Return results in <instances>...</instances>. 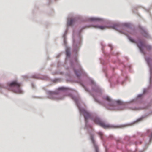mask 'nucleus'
Instances as JSON below:
<instances>
[{"label":"nucleus","mask_w":152,"mask_h":152,"mask_svg":"<svg viewBox=\"0 0 152 152\" xmlns=\"http://www.w3.org/2000/svg\"><path fill=\"white\" fill-rule=\"evenodd\" d=\"M93 27L100 29L101 30H103L106 28H107V27L105 26H99L98 25H94L93 26Z\"/></svg>","instance_id":"obj_7"},{"label":"nucleus","mask_w":152,"mask_h":152,"mask_svg":"<svg viewBox=\"0 0 152 152\" xmlns=\"http://www.w3.org/2000/svg\"><path fill=\"white\" fill-rule=\"evenodd\" d=\"M90 20L91 21H97L100 20V19L96 18H90Z\"/></svg>","instance_id":"obj_9"},{"label":"nucleus","mask_w":152,"mask_h":152,"mask_svg":"<svg viewBox=\"0 0 152 152\" xmlns=\"http://www.w3.org/2000/svg\"><path fill=\"white\" fill-rule=\"evenodd\" d=\"M147 61H148V64L149 65V66H150V63H149V62Z\"/></svg>","instance_id":"obj_16"},{"label":"nucleus","mask_w":152,"mask_h":152,"mask_svg":"<svg viewBox=\"0 0 152 152\" xmlns=\"http://www.w3.org/2000/svg\"><path fill=\"white\" fill-rule=\"evenodd\" d=\"M58 89L59 90H63L64 89V88L63 87L59 88Z\"/></svg>","instance_id":"obj_13"},{"label":"nucleus","mask_w":152,"mask_h":152,"mask_svg":"<svg viewBox=\"0 0 152 152\" xmlns=\"http://www.w3.org/2000/svg\"><path fill=\"white\" fill-rule=\"evenodd\" d=\"M75 20L74 19H68L67 21V24L69 26H71L75 22Z\"/></svg>","instance_id":"obj_8"},{"label":"nucleus","mask_w":152,"mask_h":152,"mask_svg":"<svg viewBox=\"0 0 152 152\" xmlns=\"http://www.w3.org/2000/svg\"><path fill=\"white\" fill-rule=\"evenodd\" d=\"M90 138L92 143L94 145H95V141L94 139V136L92 135H91L90 136Z\"/></svg>","instance_id":"obj_10"},{"label":"nucleus","mask_w":152,"mask_h":152,"mask_svg":"<svg viewBox=\"0 0 152 152\" xmlns=\"http://www.w3.org/2000/svg\"><path fill=\"white\" fill-rule=\"evenodd\" d=\"M80 112L83 115L86 124L88 122L87 120L91 117V115L88 111L84 109L80 110Z\"/></svg>","instance_id":"obj_4"},{"label":"nucleus","mask_w":152,"mask_h":152,"mask_svg":"<svg viewBox=\"0 0 152 152\" xmlns=\"http://www.w3.org/2000/svg\"><path fill=\"white\" fill-rule=\"evenodd\" d=\"M130 40L132 42H134V41H133L132 40V39H130Z\"/></svg>","instance_id":"obj_15"},{"label":"nucleus","mask_w":152,"mask_h":152,"mask_svg":"<svg viewBox=\"0 0 152 152\" xmlns=\"http://www.w3.org/2000/svg\"><path fill=\"white\" fill-rule=\"evenodd\" d=\"M66 55L68 56L69 55V53L68 51V50H66Z\"/></svg>","instance_id":"obj_12"},{"label":"nucleus","mask_w":152,"mask_h":152,"mask_svg":"<svg viewBox=\"0 0 152 152\" xmlns=\"http://www.w3.org/2000/svg\"><path fill=\"white\" fill-rule=\"evenodd\" d=\"M105 99L110 102V107H107V108L108 109L112 110H115L116 107L114 106L113 102L109 97L108 96L106 97L105 98Z\"/></svg>","instance_id":"obj_5"},{"label":"nucleus","mask_w":152,"mask_h":152,"mask_svg":"<svg viewBox=\"0 0 152 152\" xmlns=\"http://www.w3.org/2000/svg\"><path fill=\"white\" fill-rule=\"evenodd\" d=\"M93 120L96 124L99 125L101 126L104 128L106 129L112 127L111 126L108 124H105L102 121L98 118H95L93 119Z\"/></svg>","instance_id":"obj_2"},{"label":"nucleus","mask_w":152,"mask_h":152,"mask_svg":"<svg viewBox=\"0 0 152 152\" xmlns=\"http://www.w3.org/2000/svg\"><path fill=\"white\" fill-rule=\"evenodd\" d=\"M95 99V100L96 101V102H98V103H100V102H99V101H98V100H97L96 99Z\"/></svg>","instance_id":"obj_14"},{"label":"nucleus","mask_w":152,"mask_h":152,"mask_svg":"<svg viewBox=\"0 0 152 152\" xmlns=\"http://www.w3.org/2000/svg\"><path fill=\"white\" fill-rule=\"evenodd\" d=\"M137 45L141 51H142V48L144 47L146 48L147 49L149 50L151 49V47L149 45H145V43L141 41H139L137 42Z\"/></svg>","instance_id":"obj_3"},{"label":"nucleus","mask_w":152,"mask_h":152,"mask_svg":"<svg viewBox=\"0 0 152 152\" xmlns=\"http://www.w3.org/2000/svg\"><path fill=\"white\" fill-rule=\"evenodd\" d=\"M98 134L101 137L103 135L102 133L101 132H99L98 133Z\"/></svg>","instance_id":"obj_11"},{"label":"nucleus","mask_w":152,"mask_h":152,"mask_svg":"<svg viewBox=\"0 0 152 152\" xmlns=\"http://www.w3.org/2000/svg\"><path fill=\"white\" fill-rule=\"evenodd\" d=\"M75 73H76V74H77V72L75 70Z\"/></svg>","instance_id":"obj_17"},{"label":"nucleus","mask_w":152,"mask_h":152,"mask_svg":"<svg viewBox=\"0 0 152 152\" xmlns=\"http://www.w3.org/2000/svg\"><path fill=\"white\" fill-rule=\"evenodd\" d=\"M116 102L118 104V105L117 106V107L119 108L118 110H122L124 109V105L122 102L119 100H118L116 101Z\"/></svg>","instance_id":"obj_6"},{"label":"nucleus","mask_w":152,"mask_h":152,"mask_svg":"<svg viewBox=\"0 0 152 152\" xmlns=\"http://www.w3.org/2000/svg\"><path fill=\"white\" fill-rule=\"evenodd\" d=\"M9 86L14 92L18 94L22 93V91L20 88L21 84L16 81H14L10 83L9 84Z\"/></svg>","instance_id":"obj_1"}]
</instances>
